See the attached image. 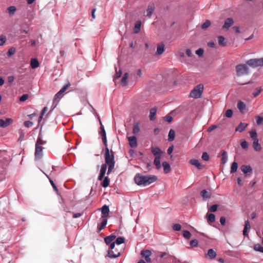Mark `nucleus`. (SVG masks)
Returning a JSON list of instances; mask_svg holds the SVG:
<instances>
[{"instance_id":"1","label":"nucleus","mask_w":263,"mask_h":263,"mask_svg":"<svg viewBox=\"0 0 263 263\" xmlns=\"http://www.w3.org/2000/svg\"><path fill=\"white\" fill-rule=\"evenodd\" d=\"M100 134L102 137V140L105 146V160L106 163L108 165V168L107 174L109 175L114 168L115 162L114 161V156L112 154H110L109 149L107 147L106 134L105 128L100 120Z\"/></svg>"},{"instance_id":"2","label":"nucleus","mask_w":263,"mask_h":263,"mask_svg":"<svg viewBox=\"0 0 263 263\" xmlns=\"http://www.w3.org/2000/svg\"><path fill=\"white\" fill-rule=\"evenodd\" d=\"M135 183L138 185L147 186L157 180L155 175L144 176L137 174L134 178Z\"/></svg>"},{"instance_id":"3","label":"nucleus","mask_w":263,"mask_h":263,"mask_svg":"<svg viewBox=\"0 0 263 263\" xmlns=\"http://www.w3.org/2000/svg\"><path fill=\"white\" fill-rule=\"evenodd\" d=\"M100 210L101 211V216L102 218V221L100 224V231H101L104 229L107 224V218L109 216V206L108 205H104L101 208H100Z\"/></svg>"},{"instance_id":"4","label":"nucleus","mask_w":263,"mask_h":263,"mask_svg":"<svg viewBox=\"0 0 263 263\" xmlns=\"http://www.w3.org/2000/svg\"><path fill=\"white\" fill-rule=\"evenodd\" d=\"M203 90V85L202 84L197 85L191 91L190 93V97L194 99L200 98L202 94Z\"/></svg>"},{"instance_id":"5","label":"nucleus","mask_w":263,"mask_h":263,"mask_svg":"<svg viewBox=\"0 0 263 263\" xmlns=\"http://www.w3.org/2000/svg\"><path fill=\"white\" fill-rule=\"evenodd\" d=\"M235 69L237 76L247 75L249 73V70L247 66V64H238L236 66Z\"/></svg>"},{"instance_id":"6","label":"nucleus","mask_w":263,"mask_h":263,"mask_svg":"<svg viewBox=\"0 0 263 263\" xmlns=\"http://www.w3.org/2000/svg\"><path fill=\"white\" fill-rule=\"evenodd\" d=\"M247 64L252 67L263 66V58L260 59H252L247 61Z\"/></svg>"},{"instance_id":"7","label":"nucleus","mask_w":263,"mask_h":263,"mask_svg":"<svg viewBox=\"0 0 263 263\" xmlns=\"http://www.w3.org/2000/svg\"><path fill=\"white\" fill-rule=\"evenodd\" d=\"M44 147L39 145V142L35 143V159H40L43 156V150Z\"/></svg>"},{"instance_id":"8","label":"nucleus","mask_w":263,"mask_h":263,"mask_svg":"<svg viewBox=\"0 0 263 263\" xmlns=\"http://www.w3.org/2000/svg\"><path fill=\"white\" fill-rule=\"evenodd\" d=\"M89 153L90 155V159L91 161H97L98 154H97V149L93 146L90 148Z\"/></svg>"},{"instance_id":"9","label":"nucleus","mask_w":263,"mask_h":263,"mask_svg":"<svg viewBox=\"0 0 263 263\" xmlns=\"http://www.w3.org/2000/svg\"><path fill=\"white\" fill-rule=\"evenodd\" d=\"M141 255L142 257L144 258L146 261L147 262H151L152 255V252L148 250H143L141 252Z\"/></svg>"},{"instance_id":"10","label":"nucleus","mask_w":263,"mask_h":263,"mask_svg":"<svg viewBox=\"0 0 263 263\" xmlns=\"http://www.w3.org/2000/svg\"><path fill=\"white\" fill-rule=\"evenodd\" d=\"M151 152L152 154L155 156L157 157H162L163 155V152L157 146H153L151 147Z\"/></svg>"},{"instance_id":"11","label":"nucleus","mask_w":263,"mask_h":263,"mask_svg":"<svg viewBox=\"0 0 263 263\" xmlns=\"http://www.w3.org/2000/svg\"><path fill=\"white\" fill-rule=\"evenodd\" d=\"M13 122V120L11 118H6L5 120L0 119V127L4 128L7 127Z\"/></svg>"},{"instance_id":"12","label":"nucleus","mask_w":263,"mask_h":263,"mask_svg":"<svg viewBox=\"0 0 263 263\" xmlns=\"http://www.w3.org/2000/svg\"><path fill=\"white\" fill-rule=\"evenodd\" d=\"M233 19L231 17L228 18L225 20L222 28L224 29H228L233 25Z\"/></svg>"},{"instance_id":"13","label":"nucleus","mask_w":263,"mask_h":263,"mask_svg":"<svg viewBox=\"0 0 263 263\" xmlns=\"http://www.w3.org/2000/svg\"><path fill=\"white\" fill-rule=\"evenodd\" d=\"M128 140L131 147H135L137 146V138L135 136L128 137Z\"/></svg>"},{"instance_id":"14","label":"nucleus","mask_w":263,"mask_h":263,"mask_svg":"<svg viewBox=\"0 0 263 263\" xmlns=\"http://www.w3.org/2000/svg\"><path fill=\"white\" fill-rule=\"evenodd\" d=\"M190 163L191 164L195 166L199 170H201L203 167V165H202L198 160L192 159L190 160Z\"/></svg>"},{"instance_id":"15","label":"nucleus","mask_w":263,"mask_h":263,"mask_svg":"<svg viewBox=\"0 0 263 263\" xmlns=\"http://www.w3.org/2000/svg\"><path fill=\"white\" fill-rule=\"evenodd\" d=\"M165 47L163 43H161L157 45V51L156 54L157 55H160L164 51Z\"/></svg>"},{"instance_id":"16","label":"nucleus","mask_w":263,"mask_h":263,"mask_svg":"<svg viewBox=\"0 0 263 263\" xmlns=\"http://www.w3.org/2000/svg\"><path fill=\"white\" fill-rule=\"evenodd\" d=\"M107 165L108 166V165L105 162V164H103L101 166V168L100 171V181L102 180V179L103 178V177L105 174L106 171L107 169Z\"/></svg>"},{"instance_id":"17","label":"nucleus","mask_w":263,"mask_h":263,"mask_svg":"<svg viewBox=\"0 0 263 263\" xmlns=\"http://www.w3.org/2000/svg\"><path fill=\"white\" fill-rule=\"evenodd\" d=\"M253 147L254 150L257 152H259L261 150V146L259 143L257 138H255L254 140H253Z\"/></svg>"},{"instance_id":"18","label":"nucleus","mask_w":263,"mask_h":263,"mask_svg":"<svg viewBox=\"0 0 263 263\" xmlns=\"http://www.w3.org/2000/svg\"><path fill=\"white\" fill-rule=\"evenodd\" d=\"M155 10V6L154 4L149 5L146 9L147 16L148 17H151L152 15Z\"/></svg>"},{"instance_id":"19","label":"nucleus","mask_w":263,"mask_h":263,"mask_svg":"<svg viewBox=\"0 0 263 263\" xmlns=\"http://www.w3.org/2000/svg\"><path fill=\"white\" fill-rule=\"evenodd\" d=\"M241 170L245 174L252 172V168L250 165H242L241 166Z\"/></svg>"},{"instance_id":"20","label":"nucleus","mask_w":263,"mask_h":263,"mask_svg":"<svg viewBox=\"0 0 263 263\" xmlns=\"http://www.w3.org/2000/svg\"><path fill=\"white\" fill-rule=\"evenodd\" d=\"M120 253L119 252H115L112 250H108V256L110 258H117L120 256Z\"/></svg>"},{"instance_id":"21","label":"nucleus","mask_w":263,"mask_h":263,"mask_svg":"<svg viewBox=\"0 0 263 263\" xmlns=\"http://www.w3.org/2000/svg\"><path fill=\"white\" fill-rule=\"evenodd\" d=\"M157 108L156 107H153L150 110L149 119L151 121H153L155 118L156 115Z\"/></svg>"},{"instance_id":"22","label":"nucleus","mask_w":263,"mask_h":263,"mask_svg":"<svg viewBox=\"0 0 263 263\" xmlns=\"http://www.w3.org/2000/svg\"><path fill=\"white\" fill-rule=\"evenodd\" d=\"M116 238V236L115 235H110L104 238V241L107 245H109L111 242H114L113 241Z\"/></svg>"},{"instance_id":"23","label":"nucleus","mask_w":263,"mask_h":263,"mask_svg":"<svg viewBox=\"0 0 263 263\" xmlns=\"http://www.w3.org/2000/svg\"><path fill=\"white\" fill-rule=\"evenodd\" d=\"M218 44L221 46H226L227 45V42L225 38L221 35L218 36Z\"/></svg>"},{"instance_id":"24","label":"nucleus","mask_w":263,"mask_h":263,"mask_svg":"<svg viewBox=\"0 0 263 263\" xmlns=\"http://www.w3.org/2000/svg\"><path fill=\"white\" fill-rule=\"evenodd\" d=\"M200 195L203 200L210 198L211 197V193H209L205 190H203L201 191Z\"/></svg>"},{"instance_id":"25","label":"nucleus","mask_w":263,"mask_h":263,"mask_svg":"<svg viewBox=\"0 0 263 263\" xmlns=\"http://www.w3.org/2000/svg\"><path fill=\"white\" fill-rule=\"evenodd\" d=\"M248 126V124L244 123H240L238 127L236 128V131H238L239 132H242L245 130L246 127Z\"/></svg>"},{"instance_id":"26","label":"nucleus","mask_w":263,"mask_h":263,"mask_svg":"<svg viewBox=\"0 0 263 263\" xmlns=\"http://www.w3.org/2000/svg\"><path fill=\"white\" fill-rule=\"evenodd\" d=\"M128 73L127 72L125 73L121 79V84L123 86H126L128 84Z\"/></svg>"},{"instance_id":"27","label":"nucleus","mask_w":263,"mask_h":263,"mask_svg":"<svg viewBox=\"0 0 263 263\" xmlns=\"http://www.w3.org/2000/svg\"><path fill=\"white\" fill-rule=\"evenodd\" d=\"M162 166L165 173L167 174L171 171L170 165L167 162H163L162 163Z\"/></svg>"},{"instance_id":"28","label":"nucleus","mask_w":263,"mask_h":263,"mask_svg":"<svg viewBox=\"0 0 263 263\" xmlns=\"http://www.w3.org/2000/svg\"><path fill=\"white\" fill-rule=\"evenodd\" d=\"M141 25V22L140 21H137L135 25L134 31L135 33H138L139 32L140 30V27Z\"/></svg>"},{"instance_id":"29","label":"nucleus","mask_w":263,"mask_h":263,"mask_svg":"<svg viewBox=\"0 0 263 263\" xmlns=\"http://www.w3.org/2000/svg\"><path fill=\"white\" fill-rule=\"evenodd\" d=\"M161 157H157L155 158L154 161V164L156 166V167L157 169L159 170L161 167V164H160V159Z\"/></svg>"},{"instance_id":"30","label":"nucleus","mask_w":263,"mask_h":263,"mask_svg":"<svg viewBox=\"0 0 263 263\" xmlns=\"http://www.w3.org/2000/svg\"><path fill=\"white\" fill-rule=\"evenodd\" d=\"M30 64L31 68L33 69H35L39 66V62L36 59H32Z\"/></svg>"},{"instance_id":"31","label":"nucleus","mask_w":263,"mask_h":263,"mask_svg":"<svg viewBox=\"0 0 263 263\" xmlns=\"http://www.w3.org/2000/svg\"><path fill=\"white\" fill-rule=\"evenodd\" d=\"M237 108L240 112H243L245 109L246 105L243 102L239 101L237 103Z\"/></svg>"},{"instance_id":"32","label":"nucleus","mask_w":263,"mask_h":263,"mask_svg":"<svg viewBox=\"0 0 263 263\" xmlns=\"http://www.w3.org/2000/svg\"><path fill=\"white\" fill-rule=\"evenodd\" d=\"M175 137V132L174 130L171 129L168 136V140L169 141H172L174 140Z\"/></svg>"},{"instance_id":"33","label":"nucleus","mask_w":263,"mask_h":263,"mask_svg":"<svg viewBox=\"0 0 263 263\" xmlns=\"http://www.w3.org/2000/svg\"><path fill=\"white\" fill-rule=\"evenodd\" d=\"M216 252L212 249H210L208 251V255L211 259H213L216 256Z\"/></svg>"},{"instance_id":"34","label":"nucleus","mask_w":263,"mask_h":263,"mask_svg":"<svg viewBox=\"0 0 263 263\" xmlns=\"http://www.w3.org/2000/svg\"><path fill=\"white\" fill-rule=\"evenodd\" d=\"M221 164H224L227 162V152L224 151L221 152Z\"/></svg>"},{"instance_id":"35","label":"nucleus","mask_w":263,"mask_h":263,"mask_svg":"<svg viewBox=\"0 0 263 263\" xmlns=\"http://www.w3.org/2000/svg\"><path fill=\"white\" fill-rule=\"evenodd\" d=\"M238 168V163L236 162H233L231 167V173H235Z\"/></svg>"},{"instance_id":"36","label":"nucleus","mask_w":263,"mask_h":263,"mask_svg":"<svg viewBox=\"0 0 263 263\" xmlns=\"http://www.w3.org/2000/svg\"><path fill=\"white\" fill-rule=\"evenodd\" d=\"M140 131L139 124L138 123H136L134 124L133 127V133L134 134H137L139 133Z\"/></svg>"},{"instance_id":"37","label":"nucleus","mask_w":263,"mask_h":263,"mask_svg":"<svg viewBox=\"0 0 263 263\" xmlns=\"http://www.w3.org/2000/svg\"><path fill=\"white\" fill-rule=\"evenodd\" d=\"M16 10V8L15 6H10L7 9V12L10 14H13Z\"/></svg>"},{"instance_id":"38","label":"nucleus","mask_w":263,"mask_h":263,"mask_svg":"<svg viewBox=\"0 0 263 263\" xmlns=\"http://www.w3.org/2000/svg\"><path fill=\"white\" fill-rule=\"evenodd\" d=\"M109 179L108 177H105L101 183V185L104 187H106L109 185Z\"/></svg>"},{"instance_id":"39","label":"nucleus","mask_w":263,"mask_h":263,"mask_svg":"<svg viewBox=\"0 0 263 263\" xmlns=\"http://www.w3.org/2000/svg\"><path fill=\"white\" fill-rule=\"evenodd\" d=\"M211 25V23L210 20H206L205 22L201 25V28L202 29H206L209 27Z\"/></svg>"},{"instance_id":"40","label":"nucleus","mask_w":263,"mask_h":263,"mask_svg":"<svg viewBox=\"0 0 263 263\" xmlns=\"http://www.w3.org/2000/svg\"><path fill=\"white\" fill-rule=\"evenodd\" d=\"M215 221V216L213 214H208V222H214Z\"/></svg>"},{"instance_id":"41","label":"nucleus","mask_w":263,"mask_h":263,"mask_svg":"<svg viewBox=\"0 0 263 263\" xmlns=\"http://www.w3.org/2000/svg\"><path fill=\"white\" fill-rule=\"evenodd\" d=\"M254 250L256 251H259L263 253V247L259 243L255 244L254 246Z\"/></svg>"},{"instance_id":"42","label":"nucleus","mask_w":263,"mask_h":263,"mask_svg":"<svg viewBox=\"0 0 263 263\" xmlns=\"http://www.w3.org/2000/svg\"><path fill=\"white\" fill-rule=\"evenodd\" d=\"M182 234H183V237L187 239H189L191 238V233L188 231H186V230H184L182 232Z\"/></svg>"},{"instance_id":"43","label":"nucleus","mask_w":263,"mask_h":263,"mask_svg":"<svg viewBox=\"0 0 263 263\" xmlns=\"http://www.w3.org/2000/svg\"><path fill=\"white\" fill-rule=\"evenodd\" d=\"M15 52V49L14 48H10L7 52V56L10 57L13 55Z\"/></svg>"},{"instance_id":"44","label":"nucleus","mask_w":263,"mask_h":263,"mask_svg":"<svg viewBox=\"0 0 263 263\" xmlns=\"http://www.w3.org/2000/svg\"><path fill=\"white\" fill-rule=\"evenodd\" d=\"M125 239L123 237H118L115 241V243H116L117 245H121L124 242Z\"/></svg>"},{"instance_id":"45","label":"nucleus","mask_w":263,"mask_h":263,"mask_svg":"<svg viewBox=\"0 0 263 263\" xmlns=\"http://www.w3.org/2000/svg\"><path fill=\"white\" fill-rule=\"evenodd\" d=\"M261 87H257L256 88L253 92V95L254 97H256L261 92Z\"/></svg>"},{"instance_id":"46","label":"nucleus","mask_w":263,"mask_h":263,"mask_svg":"<svg viewBox=\"0 0 263 263\" xmlns=\"http://www.w3.org/2000/svg\"><path fill=\"white\" fill-rule=\"evenodd\" d=\"M36 142H39V145L41 146L46 143V141H44L43 140H42V136L40 134L39 135V137L37 138Z\"/></svg>"},{"instance_id":"47","label":"nucleus","mask_w":263,"mask_h":263,"mask_svg":"<svg viewBox=\"0 0 263 263\" xmlns=\"http://www.w3.org/2000/svg\"><path fill=\"white\" fill-rule=\"evenodd\" d=\"M201 158L203 160L207 161L209 160L210 156L206 152H203Z\"/></svg>"},{"instance_id":"48","label":"nucleus","mask_w":263,"mask_h":263,"mask_svg":"<svg viewBox=\"0 0 263 263\" xmlns=\"http://www.w3.org/2000/svg\"><path fill=\"white\" fill-rule=\"evenodd\" d=\"M251 138L254 140L255 138H257V133L255 130H253L249 132Z\"/></svg>"},{"instance_id":"49","label":"nucleus","mask_w":263,"mask_h":263,"mask_svg":"<svg viewBox=\"0 0 263 263\" xmlns=\"http://www.w3.org/2000/svg\"><path fill=\"white\" fill-rule=\"evenodd\" d=\"M62 93L60 91V90L58 92L54 97V101H56L58 99H60L61 98V96Z\"/></svg>"},{"instance_id":"50","label":"nucleus","mask_w":263,"mask_h":263,"mask_svg":"<svg viewBox=\"0 0 263 263\" xmlns=\"http://www.w3.org/2000/svg\"><path fill=\"white\" fill-rule=\"evenodd\" d=\"M256 121L257 124L260 125L263 123V117L257 116L256 117Z\"/></svg>"},{"instance_id":"51","label":"nucleus","mask_w":263,"mask_h":263,"mask_svg":"<svg viewBox=\"0 0 263 263\" xmlns=\"http://www.w3.org/2000/svg\"><path fill=\"white\" fill-rule=\"evenodd\" d=\"M195 53L199 57H202L203 54L204 50L202 48H199L196 51Z\"/></svg>"},{"instance_id":"52","label":"nucleus","mask_w":263,"mask_h":263,"mask_svg":"<svg viewBox=\"0 0 263 263\" xmlns=\"http://www.w3.org/2000/svg\"><path fill=\"white\" fill-rule=\"evenodd\" d=\"M240 145L243 149H247L248 148V143L246 141L241 142Z\"/></svg>"},{"instance_id":"53","label":"nucleus","mask_w":263,"mask_h":263,"mask_svg":"<svg viewBox=\"0 0 263 263\" xmlns=\"http://www.w3.org/2000/svg\"><path fill=\"white\" fill-rule=\"evenodd\" d=\"M227 118H231L233 116V111L232 109H228L225 114Z\"/></svg>"},{"instance_id":"54","label":"nucleus","mask_w":263,"mask_h":263,"mask_svg":"<svg viewBox=\"0 0 263 263\" xmlns=\"http://www.w3.org/2000/svg\"><path fill=\"white\" fill-rule=\"evenodd\" d=\"M70 83L68 82L67 84L64 85L60 90V91L63 93H64L70 86Z\"/></svg>"},{"instance_id":"55","label":"nucleus","mask_w":263,"mask_h":263,"mask_svg":"<svg viewBox=\"0 0 263 263\" xmlns=\"http://www.w3.org/2000/svg\"><path fill=\"white\" fill-rule=\"evenodd\" d=\"M29 96L27 94H24L20 98V100L21 102H24L28 99Z\"/></svg>"},{"instance_id":"56","label":"nucleus","mask_w":263,"mask_h":263,"mask_svg":"<svg viewBox=\"0 0 263 263\" xmlns=\"http://www.w3.org/2000/svg\"><path fill=\"white\" fill-rule=\"evenodd\" d=\"M217 209H218L217 204H214L210 207V211L211 212H215L217 210Z\"/></svg>"},{"instance_id":"57","label":"nucleus","mask_w":263,"mask_h":263,"mask_svg":"<svg viewBox=\"0 0 263 263\" xmlns=\"http://www.w3.org/2000/svg\"><path fill=\"white\" fill-rule=\"evenodd\" d=\"M181 227L180 224H175L173 226V229L175 231H180L181 230Z\"/></svg>"},{"instance_id":"58","label":"nucleus","mask_w":263,"mask_h":263,"mask_svg":"<svg viewBox=\"0 0 263 263\" xmlns=\"http://www.w3.org/2000/svg\"><path fill=\"white\" fill-rule=\"evenodd\" d=\"M47 107H44L43 108V109H42V112H41V116L39 118V122H40V121L42 120V116L44 115V114L47 111Z\"/></svg>"},{"instance_id":"59","label":"nucleus","mask_w":263,"mask_h":263,"mask_svg":"<svg viewBox=\"0 0 263 263\" xmlns=\"http://www.w3.org/2000/svg\"><path fill=\"white\" fill-rule=\"evenodd\" d=\"M164 120L168 122V123H170L173 120V117L170 115H167L164 118Z\"/></svg>"},{"instance_id":"60","label":"nucleus","mask_w":263,"mask_h":263,"mask_svg":"<svg viewBox=\"0 0 263 263\" xmlns=\"http://www.w3.org/2000/svg\"><path fill=\"white\" fill-rule=\"evenodd\" d=\"M198 245V242L196 239L192 240L190 242V245L192 247H197Z\"/></svg>"},{"instance_id":"61","label":"nucleus","mask_w":263,"mask_h":263,"mask_svg":"<svg viewBox=\"0 0 263 263\" xmlns=\"http://www.w3.org/2000/svg\"><path fill=\"white\" fill-rule=\"evenodd\" d=\"M24 125L26 127H30L33 125V122L30 121H27L24 122Z\"/></svg>"},{"instance_id":"62","label":"nucleus","mask_w":263,"mask_h":263,"mask_svg":"<svg viewBox=\"0 0 263 263\" xmlns=\"http://www.w3.org/2000/svg\"><path fill=\"white\" fill-rule=\"evenodd\" d=\"M49 181H50V183L51 185H52V187L53 188L54 190L56 192H58V188H57L56 185L55 184V183H54L53 181L52 180H51V179H49Z\"/></svg>"},{"instance_id":"63","label":"nucleus","mask_w":263,"mask_h":263,"mask_svg":"<svg viewBox=\"0 0 263 263\" xmlns=\"http://www.w3.org/2000/svg\"><path fill=\"white\" fill-rule=\"evenodd\" d=\"M96 10H97L96 8H93L91 10V21H92V20L96 18V16H95V14Z\"/></svg>"},{"instance_id":"64","label":"nucleus","mask_w":263,"mask_h":263,"mask_svg":"<svg viewBox=\"0 0 263 263\" xmlns=\"http://www.w3.org/2000/svg\"><path fill=\"white\" fill-rule=\"evenodd\" d=\"M6 42V37L4 36H0V46H3Z\"/></svg>"}]
</instances>
